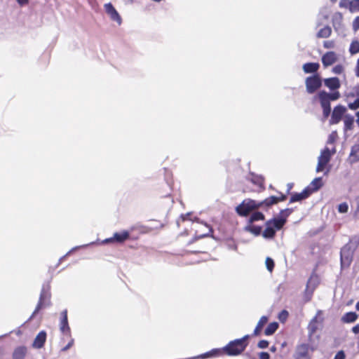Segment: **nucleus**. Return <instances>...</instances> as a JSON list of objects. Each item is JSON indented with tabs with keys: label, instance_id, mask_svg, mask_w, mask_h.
Masks as SVG:
<instances>
[{
	"label": "nucleus",
	"instance_id": "2",
	"mask_svg": "<svg viewBox=\"0 0 359 359\" xmlns=\"http://www.w3.org/2000/svg\"><path fill=\"white\" fill-rule=\"evenodd\" d=\"M248 335H245L241 339L231 341L226 346L223 348V351L229 356L240 355L247 346V343L245 341L248 339Z\"/></svg>",
	"mask_w": 359,
	"mask_h": 359
},
{
	"label": "nucleus",
	"instance_id": "37",
	"mask_svg": "<svg viewBox=\"0 0 359 359\" xmlns=\"http://www.w3.org/2000/svg\"><path fill=\"white\" fill-rule=\"evenodd\" d=\"M288 317V312L286 310L282 311L278 315V319L280 322H285Z\"/></svg>",
	"mask_w": 359,
	"mask_h": 359
},
{
	"label": "nucleus",
	"instance_id": "54",
	"mask_svg": "<svg viewBox=\"0 0 359 359\" xmlns=\"http://www.w3.org/2000/svg\"><path fill=\"white\" fill-rule=\"evenodd\" d=\"M355 74L357 77H359V59L358 60L357 63H356Z\"/></svg>",
	"mask_w": 359,
	"mask_h": 359
},
{
	"label": "nucleus",
	"instance_id": "18",
	"mask_svg": "<svg viewBox=\"0 0 359 359\" xmlns=\"http://www.w3.org/2000/svg\"><path fill=\"white\" fill-rule=\"evenodd\" d=\"M294 358H309V348L306 344H301L297 346Z\"/></svg>",
	"mask_w": 359,
	"mask_h": 359
},
{
	"label": "nucleus",
	"instance_id": "47",
	"mask_svg": "<svg viewBox=\"0 0 359 359\" xmlns=\"http://www.w3.org/2000/svg\"><path fill=\"white\" fill-rule=\"evenodd\" d=\"M73 344H74V339H71L69 342L64 348H62V351H67L69 348H70L72 346Z\"/></svg>",
	"mask_w": 359,
	"mask_h": 359
},
{
	"label": "nucleus",
	"instance_id": "31",
	"mask_svg": "<svg viewBox=\"0 0 359 359\" xmlns=\"http://www.w3.org/2000/svg\"><path fill=\"white\" fill-rule=\"evenodd\" d=\"M264 218V216L262 212H255L251 215V217L249 219V222L252 223V222L258 221V220H263Z\"/></svg>",
	"mask_w": 359,
	"mask_h": 359
},
{
	"label": "nucleus",
	"instance_id": "41",
	"mask_svg": "<svg viewBox=\"0 0 359 359\" xmlns=\"http://www.w3.org/2000/svg\"><path fill=\"white\" fill-rule=\"evenodd\" d=\"M337 132H332L329 135V137H328V140H327V144H332V143H334V142L335 141V140L337 138Z\"/></svg>",
	"mask_w": 359,
	"mask_h": 359
},
{
	"label": "nucleus",
	"instance_id": "8",
	"mask_svg": "<svg viewBox=\"0 0 359 359\" xmlns=\"http://www.w3.org/2000/svg\"><path fill=\"white\" fill-rule=\"evenodd\" d=\"M306 91L309 94L315 93L322 85L320 77L318 74L309 76L305 81Z\"/></svg>",
	"mask_w": 359,
	"mask_h": 359
},
{
	"label": "nucleus",
	"instance_id": "53",
	"mask_svg": "<svg viewBox=\"0 0 359 359\" xmlns=\"http://www.w3.org/2000/svg\"><path fill=\"white\" fill-rule=\"evenodd\" d=\"M349 2H350L349 0H341L339 5L341 7H344V6H346L347 4L349 5Z\"/></svg>",
	"mask_w": 359,
	"mask_h": 359
},
{
	"label": "nucleus",
	"instance_id": "45",
	"mask_svg": "<svg viewBox=\"0 0 359 359\" xmlns=\"http://www.w3.org/2000/svg\"><path fill=\"white\" fill-rule=\"evenodd\" d=\"M323 111L324 118H327L329 116V115L330 114L331 108H330V107H323Z\"/></svg>",
	"mask_w": 359,
	"mask_h": 359
},
{
	"label": "nucleus",
	"instance_id": "17",
	"mask_svg": "<svg viewBox=\"0 0 359 359\" xmlns=\"http://www.w3.org/2000/svg\"><path fill=\"white\" fill-rule=\"evenodd\" d=\"M310 194H311V191H309V189H305L301 193H296V194H293L290 198V202L294 203V202H297V201H300L309 197V196Z\"/></svg>",
	"mask_w": 359,
	"mask_h": 359
},
{
	"label": "nucleus",
	"instance_id": "61",
	"mask_svg": "<svg viewBox=\"0 0 359 359\" xmlns=\"http://www.w3.org/2000/svg\"><path fill=\"white\" fill-rule=\"evenodd\" d=\"M355 309L359 311V301L357 302L355 305Z\"/></svg>",
	"mask_w": 359,
	"mask_h": 359
},
{
	"label": "nucleus",
	"instance_id": "44",
	"mask_svg": "<svg viewBox=\"0 0 359 359\" xmlns=\"http://www.w3.org/2000/svg\"><path fill=\"white\" fill-rule=\"evenodd\" d=\"M258 347L260 348H266L268 347L269 346V342L268 341L266 340H261L259 343H258Z\"/></svg>",
	"mask_w": 359,
	"mask_h": 359
},
{
	"label": "nucleus",
	"instance_id": "11",
	"mask_svg": "<svg viewBox=\"0 0 359 359\" xmlns=\"http://www.w3.org/2000/svg\"><path fill=\"white\" fill-rule=\"evenodd\" d=\"M104 8L105 13L112 21L121 22V16L111 3L105 4Z\"/></svg>",
	"mask_w": 359,
	"mask_h": 359
},
{
	"label": "nucleus",
	"instance_id": "6",
	"mask_svg": "<svg viewBox=\"0 0 359 359\" xmlns=\"http://www.w3.org/2000/svg\"><path fill=\"white\" fill-rule=\"evenodd\" d=\"M320 283V278L316 274H312L308 280L304 292V299L306 302L311 300L313 293Z\"/></svg>",
	"mask_w": 359,
	"mask_h": 359
},
{
	"label": "nucleus",
	"instance_id": "35",
	"mask_svg": "<svg viewBox=\"0 0 359 359\" xmlns=\"http://www.w3.org/2000/svg\"><path fill=\"white\" fill-rule=\"evenodd\" d=\"M348 205L346 203H342L339 205L338 210L340 213H346L348 212Z\"/></svg>",
	"mask_w": 359,
	"mask_h": 359
},
{
	"label": "nucleus",
	"instance_id": "5",
	"mask_svg": "<svg viewBox=\"0 0 359 359\" xmlns=\"http://www.w3.org/2000/svg\"><path fill=\"white\" fill-rule=\"evenodd\" d=\"M321 314L322 311H318L316 315L311 319L308 325L309 340L311 343L315 342V333L318 330L319 325L323 322V318H319ZM316 339H318L317 337Z\"/></svg>",
	"mask_w": 359,
	"mask_h": 359
},
{
	"label": "nucleus",
	"instance_id": "42",
	"mask_svg": "<svg viewBox=\"0 0 359 359\" xmlns=\"http://www.w3.org/2000/svg\"><path fill=\"white\" fill-rule=\"evenodd\" d=\"M341 20H342V15L340 13L336 12L333 14V15H332L333 22H334V21L339 22Z\"/></svg>",
	"mask_w": 359,
	"mask_h": 359
},
{
	"label": "nucleus",
	"instance_id": "10",
	"mask_svg": "<svg viewBox=\"0 0 359 359\" xmlns=\"http://www.w3.org/2000/svg\"><path fill=\"white\" fill-rule=\"evenodd\" d=\"M130 236V233L128 231H123L121 232H116L114 233L113 237L106 238L102 241V244H107L109 243L116 242L118 243H121L126 241Z\"/></svg>",
	"mask_w": 359,
	"mask_h": 359
},
{
	"label": "nucleus",
	"instance_id": "32",
	"mask_svg": "<svg viewBox=\"0 0 359 359\" xmlns=\"http://www.w3.org/2000/svg\"><path fill=\"white\" fill-rule=\"evenodd\" d=\"M349 51L351 55L359 53V42L358 41H353L351 43Z\"/></svg>",
	"mask_w": 359,
	"mask_h": 359
},
{
	"label": "nucleus",
	"instance_id": "50",
	"mask_svg": "<svg viewBox=\"0 0 359 359\" xmlns=\"http://www.w3.org/2000/svg\"><path fill=\"white\" fill-rule=\"evenodd\" d=\"M89 5L93 9H95L97 6L96 0H88Z\"/></svg>",
	"mask_w": 359,
	"mask_h": 359
},
{
	"label": "nucleus",
	"instance_id": "59",
	"mask_svg": "<svg viewBox=\"0 0 359 359\" xmlns=\"http://www.w3.org/2000/svg\"><path fill=\"white\" fill-rule=\"evenodd\" d=\"M356 117H357L356 123H357V124L359 126V111H358V112L356 113Z\"/></svg>",
	"mask_w": 359,
	"mask_h": 359
},
{
	"label": "nucleus",
	"instance_id": "55",
	"mask_svg": "<svg viewBox=\"0 0 359 359\" xmlns=\"http://www.w3.org/2000/svg\"><path fill=\"white\" fill-rule=\"evenodd\" d=\"M352 332L354 334H358L359 333V324L356 325L352 328Z\"/></svg>",
	"mask_w": 359,
	"mask_h": 359
},
{
	"label": "nucleus",
	"instance_id": "20",
	"mask_svg": "<svg viewBox=\"0 0 359 359\" xmlns=\"http://www.w3.org/2000/svg\"><path fill=\"white\" fill-rule=\"evenodd\" d=\"M344 132L351 130L353 128L354 117L351 114H346L344 118Z\"/></svg>",
	"mask_w": 359,
	"mask_h": 359
},
{
	"label": "nucleus",
	"instance_id": "62",
	"mask_svg": "<svg viewBox=\"0 0 359 359\" xmlns=\"http://www.w3.org/2000/svg\"><path fill=\"white\" fill-rule=\"evenodd\" d=\"M353 22H359V17L355 18Z\"/></svg>",
	"mask_w": 359,
	"mask_h": 359
},
{
	"label": "nucleus",
	"instance_id": "56",
	"mask_svg": "<svg viewBox=\"0 0 359 359\" xmlns=\"http://www.w3.org/2000/svg\"><path fill=\"white\" fill-rule=\"evenodd\" d=\"M123 1L126 4H131L133 2V0H123Z\"/></svg>",
	"mask_w": 359,
	"mask_h": 359
},
{
	"label": "nucleus",
	"instance_id": "52",
	"mask_svg": "<svg viewBox=\"0 0 359 359\" xmlns=\"http://www.w3.org/2000/svg\"><path fill=\"white\" fill-rule=\"evenodd\" d=\"M190 217H191V213H187L185 215H182V219L184 221H185V220H192V219Z\"/></svg>",
	"mask_w": 359,
	"mask_h": 359
},
{
	"label": "nucleus",
	"instance_id": "21",
	"mask_svg": "<svg viewBox=\"0 0 359 359\" xmlns=\"http://www.w3.org/2000/svg\"><path fill=\"white\" fill-rule=\"evenodd\" d=\"M323 181L321 177L315 178L306 189H309L311 194L313 191H318L323 186Z\"/></svg>",
	"mask_w": 359,
	"mask_h": 359
},
{
	"label": "nucleus",
	"instance_id": "23",
	"mask_svg": "<svg viewBox=\"0 0 359 359\" xmlns=\"http://www.w3.org/2000/svg\"><path fill=\"white\" fill-rule=\"evenodd\" d=\"M319 68V64L315 62L306 63L303 65V70L305 73H315Z\"/></svg>",
	"mask_w": 359,
	"mask_h": 359
},
{
	"label": "nucleus",
	"instance_id": "27",
	"mask_svg": "<svg viewBox=\"0 0 359 359\" xmlns=\"http://www.w3.org/2000/svg\"><path fill=\"white\" fill-rule=\"evenodd\" d=\"M331 32V27L329 26H325L324 27L320 29V30L318 32L317 36L318 38H327L330 36Z\"/></svg>",
	"mask_w": 359,
	"mask_h": 359
},
{
	"label": "nucleus",
	"instance_id": "34",
	"mask_svg": "<svg viewBox=\"0 0 359 359\" xmlns=\"http://www.w3.org/2000/svg\"><path fill=\"white\" fill-rule=\"evenodd\" d=\"M350 9L351 11H359V0H352L349 2Z\"/></svg>",
	"mask_w": 359,
	"mask_h": 359
},
{
	"label": "nucleus",
	"instance_id": "30",
	"mask_svg": "<svg viewBox=\"0 0 359 359\" xmlns=\"http://www.w3.org/2000/svg\"><path fill=\"white\" fill-rule=\"evenodd\" d=\"M278 328V324L276 322L271 323L265 329L264 334L267 336L272 335Z\"/></svg>",
	"mask_w": 359,
	"mask_h": 359
},
{
	"label": "nucleus",
	"instance_id": "25",
	"mask_svg": "<svg viewBox=\"0 0 359 359\" xmlns=\"http://www.w3.org/2000/svg\"><path fill=\"white\" fill-rule=\"evenodd\" d=\"M358 318V315L355 312H348L345 313L342 318L341 320L344 323H350L355 322Z\"/></svg>",
	"mask_w": 359,
	"mask_h": 359
},
{
	"label": "nucleus",
	"instance_id": "29",
	"mask_svg": "<svg viewBox=\"0 0 359 359\" xmlns=\"http://www.w3.org/2000/svg\"><path fill=\"white\" fill-rule=\"evenodd\" d=\"M350 158L353 162H356L359 160V144H355L352 147Z\"/></svg>",
	"mask_w": 359,
	"mask_h": 359
},
{
	"label": "nucleus",
	"instance_id": "46",
	"mask_svg": "<svg viewBox=\"0 0 359 359\" xmlns=\"http://www.w3.org/2000/svg\"><path fill=\"white\" fill-rule=\"evenodd\" d=\"M334 359H345V353L343 351L337 352Z\"/></svg>",
	"mask_w": 359,
	"mask_h": 359
},
{
	"label": "nucleus",
	"instance_id": "57",
	"mask_svg": "<svg viewBox=\"0 0 359 359\" xmlns=\"http://www.w3.org/2000/svg\"><path fill=\"white\" fill-rule=\"evenodd\" d=\"M359 29V24H354L353 29L357 31Z\"/></svg>",
	"mask_w": 359,
	"mask_h": 359
},
{
	"label": "nucleus",
	"instance_id": "60",
	"mask_svg": "<svg viewBox=\"0 0 359 359\" xmlns=\"http://www.w3.org/2000/svg\"><path fill=\"white\" fill-rule=\"evenodd\" d=\"M205 226L208 229V231L209 233H210L212 231V229L210 226H209L208 225L205 224Z\"/></svg>",
	"mask_w": 359,
	"mask_h": 359
},
{
	"label": "nucleus",
	"instance_id": "7",
	"mask_svg": "<svg viewBox=\"0 0 359 359\" xmlns=\"http://www.w3.org/2000/svg\"><path fill=\"white\" fill-rule=\"evenodd\" d=\"M50 287L48 285H43L41 292L40 297L39 303L33 312L31 318H32L36 313L39 312V311L46 305L49 304V299L50 297V294L49 292Z\"/></svg>",
	"mask_w": 359,
	"mask_h": 359
},
{
	"label": "nucleus",
	"instance_id": "9",
	"mask_svg": "<svg viewBox=\"0 0 359 359\" xmlns=\"http://www.w3.org/2000/svg\"><path fill=\"white\" fill-rule=\"evenodd\" d=\"M346 108L342 105L336 106L332 113L330 124H337L346 115Z\"/></svg>",
	"mask_w": 359,
	"mask_h": 359
},
{
	"label": "nucleus",
	"instance_id": "14",
	"mask_svg": "<svg viewBox=\"0 0 359 359\" xmlns=\"http://www.w3.org/2000/svg\"><path fill=\"white\" fill-rule=\"evenodd\" d=\"M324 84L331 90H337L341 86L339 79L337 77L325 79L324 80Z\"/></svg>",
	"mask_w": 359,
	"mask_h": 359
},
{
	"label": "nucleus",
	"instance_id": "16",
	"mask_svg": "<svg viewBox=\"0 0 359 359\" xmlns=\"http://www.w3.org/2000/svg\"><path fill=\"white\" fill-rule=\"evenodd\" d=\"M351 262V253L348 250L343 248L341 251V264L342 266H349Z\"/></svg>",
	"mask_w": 359,
	"mask_h": 359
},
{
	"label": "nucleus",
	"instance_id": "51",
	"mask_svg": "<svg viewBox=\"0 0 359 359\" xmlns=\"http://www.w3.org/2000/svg\"><path fill=\"white\" fill-rule=\"evenodd\" d=\"M16 1L20 6H25L27 5L29 3V0H16Z\"/></svg>",
	"mask_w": 359,
	"mask_h": 359
},
{
	"label": "nucleus",
	"instance_id": "19",
	"mask_svg": "<svg viewBox=\"0 0 359 359\" xmlns=\"http://www.w3.org/2000/svg\"><path fill=\"white\" fill-rule=\"evenodd\" d=\"M322 108L330 107V100L328 98V93L320 91L318 95Z\"/></svg>",
	"mask_w": 359,
	"mask_h": 359
},
{
	"label": "nucleus",
	"instance_id": "4",
	"mask_svg": "<svg viewBox=\"0 0 359 359\" xmlns=\"http://www.w3.org/2000/svg\"><path fill=\"white\" fill-rule=\"evenodd\" d=\"M335 153V149L331 151L329 148L325 147L320 153L318 158V165L316 172H320L325 170L327 165L330 162L332 156Z\"/></svg>",
	"mask_w": 359,
	"mask_h": 359
},
{
	"label": "nucleus",
	"instance_id": "26",
	"mask_svg": "<svg viewBox=\"0 0 359 359\" xmlns=\"http://www.w3.org/2000/svg\"><path fill=\"white\" fill-rule=\"evenodd\" d=\"M267 321H268V318L266 316H262L259 319V322H258V323H257V326H256V327H255V329L254 330V334L255 335L257 336V335L259 334L262 327L267 323Z\"/></svg>",
	"mask_w": 359,
	"mask_h": 359
},
{
	"label": "nucleus",
	"instance_id": "24",
	"mask_svg": "<svg viewBox=\"0 0 359 359\" xmlns=\"http://www.w3.org/2000/svg\"><path fill=\"white\" fill-rule=\"evenodd\" d=\"M250 181L257 185L259 189H264V179L261 175L252 174L250 175Z\"/></svg>",
	"mask_w": 359,
	"mask_h": 359
},
{
	"label": "nucleus",
	"instance_id": "22",
	"mask_svg": "<svg viewBox=\"0 0 359 359\" xmlns=\"http://www.w3.org/2000/svg\"><path fill=\"white\" fill-rule=\"evenodd\" d=\"M222 352H224L223 348L222 349L215 348V349H212V351L207 352L204 354H202L199 356H197V357L194 358V359H196V358L204 359V358H209V357H215V356L222 355Z\"/></svg>",
	"mask_w": 359,
	"mask_h": 359
},
{
	"label": "nucleus",
	"instance_id": "33",
	"mask_svg": "<svg viewBox=\"0 0 359 359\" xmlns=\"http://www.w3.org/2000/svg\"><path fill=\"white\" fill-rule=\"evenodd\" d=\"M266 269L271 272L274 267V262L270 257H267L265 261Z\"/></svg>",
	"mask_w": 359,
	"mask_h": 359
},
{
	"label": "nucleus",
	"instance_id": "15",
	"mask_svg": "<svg viewBox=\"0 0 359 359\" xmlns=\"http://www.w3.org/2000/svg\"><path fill=\"white\" fill-rule=\"evenodd\" d=\"M46 339V333L45 331H41L35 337L33 346L36 348H41L43 346Z\"/></svg>",
	"mask_w": 359,
	"mask_h": 359
},
{
	"label": "nucleus",
	"instance_id": "64",
	"mask_svg": "<svg viewBox=\"0 0 359 359\" xmlns=\"http://www.w3.org/2000/svg\"><path fill=\"white\" fill-rule=\"evenodd\" d=\"M356 212H357V213H358V212L359 213V203H358V207H357Z\"/></svg>",
	"mask_w": 359,
	"mask_h": 359
},
{
	"label": "nucleus",
	"instance_id": "28",
	"mask_svg": "<svg viewBox=\"0 0 359 359\" xmlns=\"http://www.w3.org/2000/svg\"><path fill=\"white\" fill-rule=\"evenodd\" d=\"M245 231H249L253 233L255 236H258L262 232V228L258 226L252 225V223H250L245 227Z\"/></svg>",
	"mask_w": 359,
	"mask_h": 359
},
{
	"label": "nucleus",
	"instance_id": "40",
	"mask_svg": "<svg viewBox=\"0 0 359 359\" xmlns=\"http://www.w3.org/2000/svg\"><path fill=\"white\" fill-rule=\"evenodd\" d=\"M351 109L355 110L359 108V98L356 99L353 102L348 104Z\"/></svg>",
	"mask_w": 359,
	"mask_h": 359
},
{
	"label": "nucleus",
	"instance_id": "1",
	"mask_svg": "<svg viewBox=\"0 0 359 359\" xmlns=\"http://www.w3.org/2000/svg\"><path fill=\"white\" fill-rule=\"evenodd\" d=\"M285 196L283 194H281L280 197L272 196L261 202L247 198L236 208V211L241 216H247L251 211L256 210L259 207H262L264 205L269 207L277 203L278 201H285Z\"/></svg>",
	"mask_w": 359,
	"mask_h": 359
},
{
	"label": "nucleus",
	"instance_id": "38",
	"mask_svg": "<svg viewBox=\"0 0 359 359\" xmlns=\"http://www.w3.org/2000/svg\"><path fill=\"white\" fill-rule=\"evenodd\" d=\"M340 97V93L338 91H335L332 93H328V98L330 100H337Z\"/></svg>",
	"mask_w": 359,
	"mask_h": 359
},
{
	"label": "nucleus",
	"instance_id": "39",
	"mask_svg": "<svg viewBox=\"0 0 359 359\" xmlns=\"http://www.w3.org/2000/svg\"><path fill=\"white\" fill-rule=\"evenodd\" d=\"M343 71H344V67L342 65H336L332 69V72L336 74H340L343 72Z\"/></svg>",
	"mask_w": 359,
	"mask_h": 359
},
{
	"label": "nucleus",
	"instance_id": "36",
	"mask_svg": "<svg viewBox=\"0 0 359 359\" xmlns=\"http://www.w3.org/2000/svg\"><path fill=\"white\" fill-rule=\"evenodd\" d=\"M94 244V242H92L90 243V245H93ZM89 245V244H87V245H80V246H76L75 248H73L71 250H69L64 257H62V258H60V262H61L62 259H64L67 256H69L73 251L77 250V249H79V248H85L86 246Z\"/></svg>",
	"mask_w": 359,
	"mask_h": 359
},
{
	"label": "nucleus",
	"instance_id": "63",
	"mask_svg": "<svg viewBox=\"0 0 359 359\" xmlns=\"http://www.w3.org/2000/svg\"><path fill=\"white\" fill-rule=\"evenodd\" d=\"M294 359H310V358H294Z\"/></svg>",
	"mask_w": 359,
	"mask_h": 359
},
{
	"label": "nucleus",
	"instance_id": "12",
	"mask_svg": "<svg viewBox=\"0 0 359 359\" xmlns=\"http://www.w3.org/2000/svg\"><path fill=\"white\" fill-rule=\"evenodd\" d=\"M60 330L63 334L70 336V328L68 324L67 310H64L61 313Z\"/></svg>",
	"mask_w": 359,
	"mask_h": 359
},
{
	"label": "nucleus",
	"instance_id": "43",
	"mask_svg": "<svg viewBox=\"0 0 359 359\" xmlns=\"http://www.w3.org/2000/svg\"><path fill=\"white\" fill-rule=\"evenodd\" d=\"M292 212V209H285L281 211V215H282V217L280 218H285L286 217H287L288 215H290Z\"/></svg>",
	"mask_w": 359,
	"mask_h": 359
},
{
	"label": "nucleus",
	"instance_id": "48",
	"mask_svg": "<svg viewBox=\"0 0 359 359\" xmlns=\"http://www.w3.org/2000/svg\"><path fill=\"white\" fill-rule=\"evenodd\" d=\"M259 358L260 359H269L270 355L267 352H262L259 353Z\"/></svg>",
	"mask_w": 359,
	"mask_h": 359
},
{
	"label": "nucleus",
	"instance_id": "3",
	"mask_svg": "<svg viewBox=\"0 0 359 359\" xmlns=\"http://www.w3.org/2000/svg\"><path fill=\"white\" fill-rule=\"evenodd\" d=\"M286 222L285 218H274L267 221L265 224V229L262 232V236L266 239L273 238L276 231L280 230Z\"/></svg>",
	"mask_w": 359,
	"mask_h": 359
},
{
	"label": "nucleus",
	"instance_id": "58",
	"mask_svg": "<svg viewBox=\"0 0 359 359\" xmlns=\"http://www.w3.org/2000/svg\"><path fill=\"white\" fill-rule=\"evenodd\" d=\"M18 352H20L21 353H23V349L22 348H18L15 351V355H16Z\"/></svg>",
	"mask_w": 359,
	"mask_h": 359
},
{
	"label": "nucleus",
	"instance_id": "49",
	"mask_svg": "<svg viewBox=\"0 0 359 359\" xmlns=\"http://www.w3.org/2000/svg\"><path fill=\"white\" fill-rule=\"evenodd\" d=\"M323 45H324V47L326 48H332L334 47V43L332 41H325Z\"/></svg>",
	"mask_w": 359,
	"mask_h": 359
},
{
	"label": "nucleus",
	"instance_id": "13",
	"mask_svg": "<svg viewBox=\"0 0 359 359\" xmlns=\"http://www.w3.org/2000/svg\"><path fill=\"white\" fill-rule=\"evenodd\" d=\"M337 57L334 52L330 51L326 53L322 57V62L325 67H328L337 61Z\"/></svg>",
	"mask_w": 359,
	"mask_h": 359
}]
</instances>
